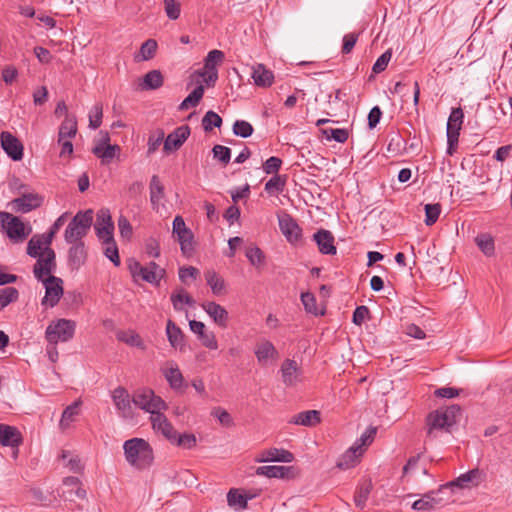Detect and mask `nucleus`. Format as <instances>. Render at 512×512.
Wrapping results in <instances>:
<instances>
[{"label":"nucleus","instance_id":"1","mask_svg":"<svg viewBox=\"0 0 512 512\" xmlns=\"http://www.w3.org/2000/svg\"><path fill=\"white\" fill-rule=\"evenodd\" d=\"M461 408L459 405H451L444 409L430 412L425 419L427 438L434 439L438 431L451 432V428L457 423Z\"/></svg>","mask_w":512,"mask_h":512},{"label":"nucleus","instance_id":"2","mask_svg":"<svg viewBox=\"0 0 512 512\" xmlns=\"http://www.w3.org/2000/svg\"><path fill=\"white\" fill-rule=\"evenodd\" d=\"M123 449L127 462L137 469L148 468L153 462V449L142 438H132L125 441Z\"/></svg>","mask_w":512,"mask_h":512},{"label":"nucleus","instance_id":"3","mask_svg":"<svg viewBox=\"0 0 512 512\" xmlns=\"http://www.w3.org/2000/svg\"><path fill=\"white\" fill-rule=\"evenodd\" d=\"M92 223L93 211L91 209L77 212L65 229V241L67 243L82 241V238L88 234Z\"/></svg>","mask_w":512,"mask_h":512},{"label":"nucleus","instance_id":"4","mask_svg":"<svg viewBox=\"0 0 512 512\" xmlns=\"http://www.w3.org/2000/svg\"><path fill=\"white\" fill-rule=\"evenodd\" d=\"M34 276L37 279H42L46 276H52L57 268L56 254L51 247L40 248L39 245L34 243Z\"/></svg>","mask_w":512,"mask_h":512},{"label":"nucleus","instance_id":"5","mask_svg":"<svg viewBox=\"0 0 512 512\" xmlns=\"http://www.w3.org/2000/svg\"><path fill=\"white\" fill-rule=\"evenodd\" d=\"M76 323L69 319H57L50 322L45 331V336L50 344L68 342L75 334Z\"/></svg>","mask_w":512,"mask_h":512},{"label":"nucleus","instance_id":"6","mask_svg":"<svg viewBox=\"0 0 512 512\" xmlns=\"http://www.w3.org/2000/svg\"><path fill=\"white\" fill-rule=\"evenodd\" d=\"M132 402L141 410L150 413L151 416L167 409L165 401L160 396L155 395L154 391L149 388L137 390L133 395Z\"/></svg>","mask_w":512,"mask_h":512},{"label":"nucleus","instance_id":"7","mask_svg":"<svg viewBox=\"0 0 512 512\" xmlns=\"http://www.w3.org/2000/svg\"><path fill=\"white\" fill-rule=\"evenodd\" d=\"M0 227L5 231L7 237L14 242H21L28 235L21 219L9 212L0 211Z\"/></svg>","mask_w":512,"mask_h":512},{"label":"nucleus","instance_id":"8","mask_svg":"<svg viewBox=\"0 0 512 512\" xmlns=\"http://www.w3.org/2000/svg\"><path fill=\"white\" fill-rule=\"evenodd\" d=\"M37 280L41 281L45 288V296L41 301L42 305L46 307L56 306L63 295V280L54 275Z\"/></svg>","mask_w":512,"mask_h":512},{"label":"nucleus","instance_id":"9","mask_svg":"<svg viewBox=\"0 0 512 512\" xmlns=\"http://www.w3.org/2000/svg\"><path fill=\"white\" fill-rule=\"evenodd\" d=\"M111 397L121 417L125 419L133 418L132 400L126 388L118 386L112 391Z\"/></svg>","mask_w":512,"mask_h":512},{"label":"nucleus","instance_id":"10","mask_svg":"<svg viewBox=\"0 0 512 512\" xmlns=\"http://www.w3.org/2000/svg\"><path fill=\"white\" fill-rule=\"evenodd\" d=\"M464 113L461 107L453 108L447 121V141L449 148L458 143L460 130L463 124Z\"/></svg>","mask_w":512,"mask_h":512},{"label":"nucleus","instance_id":"11","mask_svg":"<svg viewBox=\"0 0 512 512\" xmlns=\"http://www.w3.org/2000/svg\"><path fill=\"white\" fill-rule=\"evenodd\" d=\"M483 479H484L483 471H481L477 468L472 469L464 474H461L459 477H457L454 481L450 482L449 484L441 486V488L439 489V492H443L445 489H448L451 486H457L460 488L477 486L483 481Z\"/></svg>","mask_w":512,"mask_h":512},{"label":"nucleus","instance_id":"12","mask_svg":"<svg viewBox=\"0 0 512 512\" xmlns=\"http://www.w3.org/2000/svg\"><path fill=\"white\" fill-rule=\"evenodd\" d=\"M279 227L286 239L295 244L301 239L302 229L297 224L296 220L289 214H284L279 217Z\"/></svg>","mask_w":512,"mask_h":512},{"label":"nucleus","instance_id":"13","mask_svg":"<svg viewBox=\"0 0 512 512\" xmlns=\"http://www.w3.org/2000/svg\"><path fill=\"white\" fill-rule=\"evenodd\" d=\"M1 147L7 155L14 161H19L23 157V145L10 132L4 131L0 135Z\"/></svg>","mask_w":512,"mask_h":512},{"label":"nucleus","instance_id":"14","mask_svg":"<svg viewBox=\"0 0 512 512\" xmlns=\"http://www.w3.org/2000/svg\"><path fill=\"white\" fill-rule=\"evenodd\" d=\"M190 132L191 130L188 125H181L177 127L173 132L168 134L164 140V151L171 152L178 150L188 139Z\"/></svg>","mask_w":512,"mask_h":512},{"label":"nucleus","instance_id":"15","mask_svg":"<svg viewBox=\"0 0 512 512\" xmlns=\"http://www.w3.org/2000/svg\"><path fill=\"white\" fill-rule=\"evenodd\" d=\"M150 420H151L153 429L157 433H161L170 442L175 441V436H176L177 431L174 429L172 424L168 421L167 417L161 413V411L157 412L153 416H150Z\"/></svg>","mask_w":512,"mask_h":512},{"label":"nucleus","instance_id":"16","mask_svg":"<svg viewBox=\"0 0 512 512\" xmlns=\"http://www.w3.org/2000/svg\"><path fill=\"white\" fill-rule=\"evenodd\" d=\"M313 239L316 242L320 253L325 255H335L336 246L334 245L333 234L326 229H319L314 235Z\"/></svg>","mask_w":512,"mask_h":512},{"label":"nucleus","instance_id":"17","mask_svg":"<svg viewBox=\"0 0 512 512\" xmlns=\"http://www.w3.org/2000/svg\"><path fill=\"white\" fill-rule=\"evenodd\" d=\"M63 486L66 488L63 491V497L66 500L73 501L74 497L84 499L86 497V490L82 488V483L78 477L69 476L63 479Z\"/></svg>","mask_w":512,"mask_h":512},{"label":"nucleus","instance_id":"18","mask_svg":"<svg viewBox=\"0 0 512 512\" xmlns=\"http://www.w3.org/2000/svg\"><path fill=\"white\" fill-rule=\"evenodd\" d=\"M68 250V264L72 269L78 270L87 259V250L83 241L70 243Z\"/></svg>","mask_w":512,"mask_h":512},{"label":"nucleus","instance_id":"19","mask_svg":"<svg viewBox=\"0 0 512 512\" xmlns=\"http://www.w3.org/2000/svg\"><path fill=\"white\" fill-rule=\"evenodd\" d=\"M22 435L18 428L0 423V444L12 448L22 443Z\"/></svg>","mask_w":512,"mask_h":512},{"label":"nucleus","instance_id":"20","mask_svg":"<svg viewBox=\"0 0 512 512\" xmlns=\"http://www.w3.org/2000/svg\"><path fill=\"white\" fill-rule=\"evenodd\" d=\"M321 422V413L318 410H306L293 415L288 423L305 427H314Z\"/></svg>","mask_w":512,"mask_h":512},{"label":"nucleus","instance_id":"21","mask_svg":"<svg viewBox=\"0 0 512 512\" xmlns=\"http://www.w3.org/2000/svg\"><path fill=\"white\" fill-rule=\"evenodd\" d=\"M204 311L214 320V322L222 328H226L228 324L227 310L216 302H206L202 304Z\"/></svg>","mask_w":512,"mask_h":512},{"label":"nucleus","instance_id":"22","mask_svg":"<svg viewBox=\"0 0 512 512\" xmlns=\"http://www.w3.org/2000/svg\"><path fill=\"white\" fill-rule=\"evenodd\" d=\"M92 153L100 159L102 165H109L114 158L120 157L121 148L117 144H107L106 147L95 145Z\"/></svg>","mask_w":512,"mask_h":512},{"label":"nucleus","instance_id":"23","mask_svg":"<svg viewBox=\"0 0 512 512\" xmlns=\"http://www.w3.org/2000/svg\"><path fill=\"white\" fill-rule=\"evenodd\" d=\"M281 375L286 386H293L299 380L300 369L295 360L286 359L281 365Z\"/></svg>","mask_w":512,"mask_h":512},{"label":"nucleus","instance_id":"24","mask_svg":"<svg viewBox=\"0 0 512 512\" xmlns=\"http://www.w3.org/2000/svg\"><path fill=\"white\" fill-rule=\"evenodd\" d=\"M167 367L163 369V375L166 378L172 389H180L183 386L184 377L178 368V365L169 361L166 363Z\"/></svg>","mask_w":512,"mask_h":512},{"label":"nucleus","instance_id":"25","mask_svg":"<svg viewBox=\"0 0 512 512\" xmlns=\"http://www.w3.org/2000/svg\"><path fill=\"white\" fill-rule=\"evenodd\" d=\"M363 452L364 449H360L358 443L355 442L338 460L337 467L340 469H349L354 467Z\"/></svg>","mask_w":512,"mask_h":512},{"label":"nucleus","instance_id":"26","mask_svg":"<svg viewBox=\"0 0 512 512\" xmlns=\"http://www.w3.org/2000/svg\"><path fill=\"white\" fill-rule=\"evenodd\" d=\"M78 132L77 118L73 114L66 113L64 120L59 126L58 138H74Z\"/></svg>","mask_w":512,"mask_h":512},{"label":"nucleus","instance_id":"27","mask_svg":"<svg viewBox=\"0 0 512 512\" xmlns=\"http://www.w3.org/2000/svg\"><path fill=\"white\" fill-rule=\"evenodd\" d=\"M252 78L257 86L269 87L274 81L273 72L266 69L263 64H257L253 67Z\"/></svg>","mask_w":512,"mask_h":512},{"label":"nucleus","instance_id":"28","mask_svg":"<svg viewBox=\"0 0 512 512\" xmlns=\"http://www.w3.org/2000/svg\"><path fill=\"white\" fill-rule=\"evenodd\" d=\"M166 334L170 345L174 348H179L181 351L184 348V334L180 327L172 320L167 321Z\"/></svg>","mask_w":512,"mask_h":512},{"label":"nucleus","instance_id":"29","mask_svg":"<svg viewBox=\"0 0 512 512\" xmlns=\"http://www.w3.org/2000/svg\"><path fill=\"white\" fill-rule=\"evenodd\" d=\"M15 213H28L32 211V193H22L7 204Z\"/></svg>","mask_w":512,"mask_h":512},{"label":"nucleus","instance_id":"30","mask_svg":"<svg viewBox=\"0 0 512 512\" xmlns=\"http://www.w3.org/2000/svg\"><path fill=\"white\" fill-rule=\"evenodd\" d=\"M438 493H440L439 490L437 492L431 491L425 494L421 499L416 500L413 503L412 508L417 511H429L436 509L441 503V499L435 497Z\"/></svg>","mask_w":512,"mask_h":512},{"label":"nucleus","instance_id":"31","mask_svg":"<svg viewBox=\"0 0 512 512\" xmlns=\"http://www.w3.org/2000/svg\"><path fill=\"white\" fill-rule=\"evenodd\" d=\"M255 355L259 363L264 364L270 358H276L278 352L272 342L264 340L256 345Z\"/></svg>","mask_w":512,"mask_h":512},{"label":"nucleus","instance_id":"32","mask_svg":"<svg viewBox=\"0 0 512 512\" xmlns=\"http://www.w3.org/2000/svg\"><path fill=\"white\" fill-rule=\"evenodd\" d=\"M81 404L82 401L78 399L64 409L59 423L62 430L67 429L70 424L75 421L80 413Z\"/></svg>","mask_w":512,"mask_h":512},{"label":"nucleus","instance_id":"33","mask_svg":"<svg viewBox=\"0 0 512 512\" xmlns=\"http://www.w3.org/2000/svg\"><path fill=\"white\" fill-rule=\"evenodd\" d=\"M294 459L293 454L285 449L270 448L264 452V458L259 460L260 462L271 461V462H284L290 463Z\"/></svg>","mask_w":512,"mask_h":512},{"label":"nucleus","instance_id":"34","mask_svg":"<svg viewBox=\"0 0 512 512\" xmlns=\"http://www.w3.org/2000/svg\"><path fill=\"white\" fill-rule=\"evenodd\" d=\"M170 300L172 302L173 308L176 311H183L184 304L188 306H193L195 304V300L188 294V292L184 288H178L171 294Z\"/></svg>","mask_w":512,"mask_h":512},{"label":"nucleus","instance_id":"35","mask_svg":"<svg viewBox=\"0 0 512 512\" xmlns=\"http://www.w3.org/2000/svg\"><path fill=\"white\" fill-rule=\"evenodd\" d=\"M372 489L373 484L371 479H364L359 483L354 496V502L356 507L362 509L365 506Z\"/></svg>","mask_w":512,"mask_h":512},{"label":"nucleus","instance_id":"36","mask_svg":"<svg viewBox=\"0 0 512 512\" xmlns=\"http://www.w3.org/2000/svg\"><path fill=\"white\" fill-rule=\"evenodd\" d=\"M177 240L180 244V249L182 254L185 257H190L193 255L195 248H194V235L193 232L188 228L185 231H182L180 235H176Z\"/></svg>","mask_w":512,"mask_h":512},{"label":"nucleus","instance_id":"37","mask_svg":"<svg viewBox=\"0 0 512 512\" xmlns=\"http://www.w3.org/2000/svg\"><path fill=\"white\" fill-rule=\"evenodd\" d=\"M163 85V76L159 70H151L143 77L140 84L142 90H155Z\"/></svg>","mask_w":512,"mask_h":512},{"label":"nucleus","instance_id":"38","mask_svg":"<svg viewBox=\"0 0 512 512\" xmlns=\"http://www.w3.org/2000/svg\"><path fill=\"white\" fill-rule=\"evenodd\" d=\"M116 336L119 341L124 342L129 346L137 347L141 350L146 349L144 341L140 335L133 330L119 331Z\"/></svg>","mask_w":512,"mask_h":512},{"label":"nucleus","instance_id":"39","mask_svg":"<svg viewBox=\"0 0 512 512\" xmlns=\"http://www.w3.org/2000/svg\"><path fill=\"white\" fill-rule=\"evenodd\" d=\"M290 467L285 466H260L256 469V474L268 478H285L288 475Z\"/></svg>","mask_w":512,"mask_h":512},{"label":"nucleus","instance_id":"40","mask_svg":"<svg viewBox=\"0 0 512 512\" xmlns=\"http://www.w3.org/2000/svg\"><path fill=\"white\" fill-rule=\"evenodd\" d=\"M164 197V186L157 175L150 180V201L153 208H157L160 200Z\"/></svg>","mask_w":512,"mask_h":512},{"label":"nucleus","instance_id":"41","mask_svg":"<svg viewBox=\"0 0 512 512\" xmlns=\"http://www.w3.org/2000/svg\"><path fill=\"white\" fill-rule=\"evenodd\" d=\"M158 48L157 41L154 39H148L142 43L138 55H135L136 61H147L153 59L156 55Z\"/></svg>","mask_w":512,"mask_h":512},{"label":"nucleus","instance_id":"42","mask_svg":"<svg viewBox=\"0 0 512 512\" xmlns=\"http://www.w3.org/2000/svg\"><path fill=\"white\" fill-rule=\"evenodd\" d=\"M57 501V495L53 490L34 489V505L43 507L52 506Z\"/></svg>","mask_w":512,"mask_h":512},{"label":"nucleus","instance_id":"43","mask_svg":"<svg viewBox=\"0 0 512 512\" xmlns=\"http://www.w3.org/2000/svg\"><path fill=\"white\" fill-rule=\"evenodd\" d=\"M207 284L211 287L213 294L220 295L225 290V281L214 270L205 272Z\"/></svg>","mask_w":512,"mask_h":512},{"label":"nucleus","instance_id":"44","mask_svg":"<svg viewBox=\"0 0 512 512\" xmlns=\"http://www.w3.org/2000/svg\"><path fill=\"white\" fill-rule=\"evenodd\" d=\"M204 95V87L198 85L179 105L180 110L196 107Z\"/></svg>","mask_w":512,"mask_h":512},{"label":"nucleus","instance_id":"45","mask_svg":"<svg viewBox=\"0 0 512 512\" xmlns=\"http://www.w3.org/2000/svg\"><path fill=\"white\" fill-rule=\"evenodd\" d=\"M475 242L479 249L486 255L491 256L494 254L495 246H494V239L493 237L488 233H482L479 234L475 238Z\"/></svg>","mask_w":512,"mask_h":512},{"label":"nucleus","instance_id":"46","mask_svg":"<svg viewBox=\"0 0 512 512\" xmlns=\"http://www.w3.org/2000/svg\"><path fill=\"white\" fill-rule=\"evenodd\" d=\"M320 131L327 140H334L338 143L346 142L349 137L348 130L343 128H323Z\"/></svg>","mask_w":512,"mask_h":512},{"label":"nucleus","instance_id":"47","mask_svg":"<svg viewBox=\"0 0 512 512\" xmlns=\"http://www.w3.org/2000/svg\"><path fill=\"white\" fill-rule=\"evenodd\" d=\"M224 53L221 50H211L204 60V70L217 71V66L224 60Z\"/></svg>","mask_w":512,"mask_h":512},{"label":"nucleus","instance_id":"48","mask_svg":"<svg viewBox=\"0 0 512 512\" xmlns=\"http://www.w3.org/2000/svg\"><path fill=\"white\" fill-rule=\"evenodd\" d=\"M252 499V496L241 494L236 489H231L227 494V502L229 506H238L242 509L247 507L248 500Z\"/></svg>","mask_w":512,"mask_h":512},{"label":"nucleus","instance_id":"49","mask_svg":"<svg viewBox=\"0 0 512 512\" xmlns=\"http://www.w3.org/2000/svg\"><path fill=\"white\" fill-rule=\"evenodd\" d=\"M222 125V118L214 111L209 110L202 118V127L204 131L209 132L213 128H220Z\"/></svg>","mask_w":512,"mask_h":512},{"label":"nucleus","instance_id":"50","mask_svg":"<svg viewBox=\"0 0 512 512\" xmlns=\"http://www.w3.org/2000/svg\"><path fill=\"white\" fill-rule=\"evenodd\" d=\"M301 301H302V304H303L306 312L313 314L315 316L324 314L323 311L318 310L316 298H315L314 294H312L310 292L302 293Z\"/></svg>","mask_w":512,"mask_h":512},{"label":"nucleus","instance_id":"51","mask_svg":"<svg viewBox=\"0 0 512 512\" xmlns=\"http://www.w3.org/2000/svg\"><path fill=\"white\" fill-rule=\"evenodd\" d=\"M18 290L14 287L0 289V311L18 298Z\"/></svg>","mask_w":512,"mask_h":512},{"label":"nucleus","instance_id":"52","mask_svg":"<svg viewBox=\"0 0 512 512\" xmlns=\"http://www.w3.org/2000/svg\"><path fill=\"white\" fill-rule=\"evenodd\" d=\"M425 210V224L427 226H432L439 218L441 212V205L439 203L435 204H426L424 207Z\"/></svg>","mask_w":512,"mask_h":512},{"label":"nucleus","instance_id":"53","mask_svg":"<svg viewBox=\"0 0 512 512\" xmlns=\"http://www.w3.org/2000/svg\"><path fill=\"white\" fill-rule=\"evenodd\" d=\"M246 257L251 265L259 267L265 263V255L258 246L250 247L246 250Z\"/></svg>","mask_w":512,"mask_h":512},{"label":"nucleus","instance_id":"54","mask_svg":"<svg viewBox=\"0 0 512 512\" xmlns=\"http://www.w3.org/2000/svg\"><path fill=\"white\" fill-rule=\"evenodd\" d=\"M285 184H286V176H281L279 174H276L266 182L265 190L268 193L282 192L284 190Z\"/></svg>","mask_w":512,"mask_h":512},{"label":"nucleus","instance_id":"55","mask_svg":"<svg viewBox=\"0 0 512 512\" xmlns=\"http://www.w3.org/2000/svg\"><path fill=\"white\" fill-rule=\"evenodd\" d=\"M233 133L242 138L250 137L253 134V126L245 120H236L233 124Z\"/></svg>","mask_w":512,"mask_h":512},{"label":"nucleus","instance_id":"56","mask_svg":"<svg viewBox=\"0 0 512 512\" xmlns=\"http://www.w3.org/2000/svg\"><path fill=\"white\" fill-rule=\"evenodd\" d=\"M196 437L194 434L191 433H183L178 434L176 433L175 441H172V444H175L177 446L183 447L185 449H192L196 446Z\"/></svg>","mask_w":512,"mask_h":512},{"label":"nucleus","instance_id":"57","mask_svg":"<svg viewBox=\"0 0 512 512\" xmlns=\"http://www.w3.org/2000/svg\"><path fill=\"white\" fill-rule=\"evenodd\" d=\"M103 116V107L102 104L96 103L89 113V127L92 129H97L101 126Z\"/></svg>","mask_w":512,"mask_h":512},{"label":"nucleus","instance_id":"58","mask_svg":"<svg viewBox=\"0 0 512 512\" xmlns=\"http://www.w3.org/2000/svg\"><path fill=\"white\" fill-rule=\"evenodd\" d=\"M105 247H104V255L115 265V266H119L121 261H120V257H119V251H118V247H117V244L115 241L113 242H110V243H107V244H103Z\"/></svg>","mask_w":512,"mask_h":512},{"label":"nucleus","instance_id":"59","mask_svg":"<svg viewBox=\"0 0 512 512\" xmlns=\"http://www.w3.org/2000/svg\"><path fill=\"white\" fill-rule=\"evenodd\" d=\"M213 157L219 160L224 165L228 164L231 159V150L230 148L222 145H215L212 148Z\"/></svg>","mask_w":512,"mask_h":512},{"label":"nucleus","instance_id":"60","mask_svg":"<svg viewBox=\"0 0 512 512\" xmlns=\"http://www.w3.org/2000/svg\"><path fill=\"white\" fill-rule=\"evenodd\" d=\"M391 57H392V50L391 49L386 50L382 55H380L378 57V59L376 60V62L374 63V65L372 67V71L375 74H379V73L383 72L387 68V65L390 62Z\"/></svg>","mask_w":512,"mask_h":512},{"label":"nucleus","instance_id":"61","mask_svg":"<svg viewBox=\"0 0 512 512\" xmlns=\"http://www.w3.org/2000/svg\"><path fill=\"white\" fill-rule=\"evenodd\" d=\"M96 236L99 238V240L102 242V244H107L110 242L115 241L114 240V227H105V226H94Z\"/></svg>","mask_w":512,"mask_h":512},{"label":"nucleus","instance_id":"62","mask_svg":"<svg viewBox=\"0 0 512 512\" xmlns=\"http://www.w3.org/2000/svg\"><path fill=\"white\" fill-rule=\"evenodd\" d=\"M164 9L166 15L171 20H176L180 16V4L176 0H164Z\"/></svg>","mask_w":512,"mask_h":512},{"label":"nucleus","instance_id":"63","mask_svg":"<svg viewBox=\"0 0 512 512\" xmlns=\"http://www.w3.org/2000/svg\"><path fill=\"white\" fill-rule=\"evenodd\" d=\"M165 133L159 129L156 134H152L148 138V154L154 153L161 143L164 141Z\"/></svg>","mask_w":512,"mask_h":512},{"label":"nucleus","instance_id":"64","mask_svg":"<svg viewBox=\"0 0 512 512\" xmlns=\"http://www.w3.org/2000/svg\"><path fill=\"white\" fill-rule=\"evenodd\" d=\"M282 160L278 157L271 156L263 163V170L266 174H278L279 169L281 168Z\"/></svg>","mask_w":512,"mask_h":512}]
</instances>
